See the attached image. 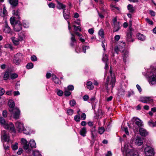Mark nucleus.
<instances>
[{"label": "nucleus", "mask_w": 156, "mask_h": 156, "mask_svg": "<svg viewBox=\"0 0 156 156\" xmlns=\"http://www.w3.org/2000/svg\"><path fill=\"white\" fill-rule=\"evenodd\" d=\"M148 125L151 127H156V121L154 122H153L152 120L150 119V120L148 122Z\"/></svg>", "instance_id": "obj_32"}, {"label": "nucleus", "mask_w": 156, "mask_h": 156, "mask_svg": "<svg viewBox=\"0 0 156 156\" xmlns=\"http://www.w3.org/2000/svg\"><path fill=\"white\" fill-rule=\"evenodd\" d=\"M81 118L82 120H84L86 119V115L85 113H83L81 115Z\"/></svg>", "instance_id": "obj_62"}, {"label": "nucleus", "mask_w": 156, "mask_h": 156, "mask_svg": "<svg viewBox=\"0 0 156 156\" xmlns=\"http://www.w3.org/2000/svg\"><path fill=\"white\" fill-rule=\"evenodd\" d=\"M76 101L74 99L70 100L69 101V104L71 107L74 106L76 104Z\"/></svg>", "instance_id": "obj_39"}, {"label": "nucleus", "mask_w": 156, "mask_h": 156, "mask_svg": "<svg viewBox=\"0 0 156 156\" xmlns=\"http://www.w3.org/2000/svg\"><path fill=\"white\" fill-rule=\"evenodd\" d=\"M154 151L152 147L147 146L144 149L145 154L146 156H154Z\"/></svg>", "instance_id": "obj_7"}, {"label": "nucleus", "mask_w": 156, "mask_h": 156, "mask_svg": "<svg viewBox=\"0 0 156 156\" xmlns=\"http://www.w3.org/2000/svg\"><path fill=\"white\" fill-rule=\"evenodd\" d=\"M137 39L140 41H144L146 39V36L141 34L138 33L136 35Z\"/></svg>", "instance_id": "obj_22"}, {"label": "nucleus", "mask_w": 156, "mask_h": 156, "mask_svg": "<svg viewBox=\"0 0 156 156\" xmlns=\"http://www.w3.org/2000/svg\"><path fill=\"white\" fill-rule=\"evenodd\" d=\"M108 60V56L106 54H103L102 61L105 62H107Z\"/></svg>", "instance_id": "obj_38"}, {"label": "nucleus", "mask_w": 156, "mask_h": 156, "mask_svg": "<svg viewBox=\"0 0 156 156\" xmlns=\"http://www.w3.org/2000/svg\"><path fill=\"white\" fill-rule=\"evenodd\" d=\"M1 140L2 142H9V134L5 130L2 131L1 135Z\"/></svg>", "instance_id": "obj_10"}, {"label": "nucleus", "mask_w": 156, "mask_h": 156, "mask_svg": "<svg viewBox=\"0 0 156 156\" xmlns=\"http://www.w3.org/2000/svg\"><path fill=\"white\" fill-rule=\"evenodd\" d=\"M9 2L12 6H16L18 4V0H9Z\"/></svg>", "instance_id": "obj_29"}, {"label": "nucleus", "mask_w": 156, "mask_h": 156, "mask_svg": "<svg viewBox=\"0 0 156 156\" xmlns=\"http://www.w3.org/2000/svg\"><path fill=\"white\" fill-rule=\"evenodd\" d=\"M67 112L68 115H72L73 113V110L71 109H69L67 110Z\"/></svg>", "instance_id": "obj_48"}, {"label": "nucleus", "mask_w": 156, "mask_h": 156, "mask_svg": "<svg viewBox=\"0 0 156 156\" xmlns=\"http://www.w3.org/2000/svg\"><path fill=\"white\" fill-rule=\"evenodd\" d=\"M127 9L130 12H133L134 11V9L133 5L129 4L127 6Z\"/></svg>", "instance_id": "obj_36"}, {"label": "nucleus", "mask_w": 156, "mask_h": 156, "mask_svg": "<svg viewBox=\"0 0 156 156\" xmlns=\"http://www.w3.org/2000/svg\"><path fill=\"white\" fill-rule=\"evenodd\" d=\"M0 123L5 129L9 130L11 132L15 134L16 130L14 125L12 123H8L3 118L0 117Z\"/></svg>", "instance_id": "obj_3"}, {"label": "nucleus", "mask_w": 156, "mask_h": 156, "mask_svg": "<svg viewBox=\"0 0 156 156\" xmlns=\"http://www.w3.org/2000/svg\"><path fill=\"white\" fill-rule=\"evenodd\" d=\"M73 26L75 30L77 31L79 30L80 31H81V28L80 26L76 27L75 25H73Z\"/></svg>", "instance_id": "obj_51"}, {"label": "nucleus", "mask_w": 156, "mask_h": 156, "mask_svg": "<svg viewBox=\"0 0 156 156\" xmlns=\"http://www.w3.org/2000/svg\"><path fill=\"white\" fill-rule=\"evenodd\" d=\"M86 129L84 127L81 129L80 131V134L83 136H86Z\"/></svg>", "instance_id": "obj_31"}, {"label": "nucleus", "mask_w": 156, "mask_h": 156, "mask_svg": "<svg viewBox=\"0 0 156 156\" xmlns=\"http://www.w3.org/2000/svg\"><path fill=\"white\" fill-rule=\"evenodd\" d=\"M16 17H12L10 18V23L12 25H14L15 24V23L17 21V20H16Z\"/></svg>", "instance_id": "obj_34"}, {"label": "nucleus", "mask_w": 156, "mask_h": 156, "mask_svg": "<svg viewBox=\"0 0 156 156\" xmlns=\"http://www.w3.org/2000/svg\"><path fill=\"white\" fill-rule=\"evenodd\" d=\"M5 92V90L3 88H0V95L1 96L4 94Z\"/></svg>", "instance_id": "obj_57"}, {"label": "nucleus", "mask_w": 156, "mask_h": 156, "mask_svg": "<svg viewBox=\"0 0 156 156\" xmlns=\"http://www.w3.org/2000/svg\"><path fill=\"white\" fill-rule=\"evenodd\" d=\"M10 76V73L6 71V72L4 75L3 76V79L4 80H6L8 79L9 76Z\"/></svg>", "instance_id": "obj_33"}, {"label": "nucleus", "mask_w": 156, "mask_h": 156, "mask_svg": "<svg viewBox=\"0 0 156 156\" xmlns=\"http://www.w3.org/2000/svg\"><path fill=\"white\" fill-rule=\"evenodd\" d=\"M145 20L149 24L151 25L153 24V21L151 20L149 18H146Z\"/></svg>", "instance_id": "obj_50"}, {"label": "nucleus", "mask_w": 156, "mask_h": 156, "mask_svg": "<svg viewBox=\"0 0 156 156\" xmlns=\"http://www.w3.org/2000/svg\"><path fill=\"white\" fill-rule=\"evenodd\" d=\"M2 30L3 32L9 34L12 32L11 29L9 26L7 21H5L3 26Z\"/></svg>", "instance_id": "obj_13"}, {"label": "nucleus", "mask_w": 156, "mask_h": 156, "mask_svg": "<svg viewBox=\"0 0 156 156\" xmlns=\"http://www.w3.org/2000/svg\"><path fill=\"white\" fill-rule=\"evenodd\" d=\"M127 156H138L137 154H134L132 153H128L126 154Z\"/></svg>", "instance_id": "obj_64"}, {"label": "nucleus", "mask_w": 156, "mask_h": 156, "mask_svg": "<svg viewBox=\"0 0 156 156\" xmlns=\"http://www.w3.org/2000/svg\"><path fill=\"white\" fill-rule=\"evenodd\" d=\"M98 34L101 37V38L104 37V33L103 30L102 29H101L98 32Z\"/></svg>", "instance_id": "obj_46"}, {"label": "nucleus", "mask_w": 156, "mask_h": 156, "mask_svg": "<svg viewBox=\"0 0 156 156\" xmlns=\"http://www.w3.org/2000/svg\"><path fill=\"white\" fill-rule=\"evenodd\" d=\"M21 142L23 149L27 153H30L32 148L36 147V144L33 140H30L28 143L26 140L22 138L21 140Z\"/></svg>", "instance_id": "obj_1"}, {"label": "nucleus", "mask_w": 156, "mask_h": 156, "mask_svg": "<svg viewBox=\"0 0 156 156\" xmlns=\"http://www.w3.org/2000/svg\"><path fill=\"white\" fill-rule=\"evenodd\" d=\"M121 45H119V46H116L115 47L114 50L116 53L118 54L119 52L122 53L125 50L124 47L125 46V43L124 42H122Z\"/></svg>", "instance_id": "obj_8"}, {"label": "nucleus", "mask_w": 156, "mask_h": 156, "mask_svg": "<svg viewBox=\"0 0 156 156\" xmlns=\"http://www.w3.org/2000/svg\"><path fill=\"white\" fill-rule=\"evenodd\" d=\"M103 115V112L101 111H99L98 113L97 114L98 118H101V117Z\"/></svg>", "instance_id": "obj_53"}, {"label": "nucleus", "mask_w": 156, "mask_h": 156, "mask_svg": "<svg viewBox=\"0 0 156 156\" xmlns=\"http://www.w3.org/2000/svg\"><path fill=\"white\" fill-rule=\"evenodd\" d=\"M89 98V96L87 95H85L83 97V100L84 101H87Z\"/></svg>", "instance_id": "obj_63"}, {"label": "nucleus", "mask_w": 156, "mask_h": 156, "mask_svg": "<svg viewBox=\"0 0 156 156\" xmlns=\"http://www.w3.org/2000/svg\"><path fill=\"white\" fill-rule=\"evenodd\" d=\"M70 33L72 36L71 38L70 45L71 46L73 47L76 44V41L74 35L70 31Z\"/></svg>", "instance_id": "obj_18"}, {"label": "nucleus", "mask_w": 156, "mask_h": 156, "mask_svg": "<svg viewBox=\"0 0 156 156\" xmlns=\"http://www.w3.org/2000/svg\"><path fill=\"white\" fill-rule=\"evenodd\" d=\"M63 14L64 17L66 20L68 19L70 17V12L68 11H67L65 13V10H64L63 11Z\"/></svg>", "instance_id": "obj_27"}, {"label": "nucleus", "mask_w": 156, "mask_h": 156, "mask_svg": "<svg viewBox=\"0 0 156 156\" xmlns=\"http://www.w3.org/2000/svg\"><path fill=\"white\" fill-rule=\"evenodd\" d=\"M3 8L2 14L1 15L2 17H4L7 15V12L6 10V8L4 5H3Z\"/></svg>", "instance_id": "obj_35"}, {"label": "nucleus", "mask_w": 156, "mask_h": 156, "mask_svg": "<svg viewBox=\"0 0 156 156\" xmlns=\"http://www.w3.org/2000/svg\"><path fill=\"white\" fill-rule=\"evenodd\" d=\"M136 87L139 92H141L142 91V89L140 86L139 85L137 84L136 85Z\"/></svg>", "instance_id": "obj_56"}, {"label": "nucleus", "mask_w": 156, "mask_h": 156, "mask_svg": "<svg viewBox=\"0 0 156 156\" xmlns=\"http://www.w3.org/2000/svg\"><path fill=\"white\" fill-rule=\"evenodd\" d=\"M22 58V54L17 53L14 55L13 59L14 62L16 65H19L21 62V59Z\"/></svg>", "instance_id": "obj_9"}, {"label": "nucleus", "mask_w": 156, "mask_h": 156, "mask_svg": "<svg viewBox=\"0 0 156 156\" xmlns=\"http://www.w3.org/2000/svg\"><path fill=\"white\" fill-rule=\"evenodd\" d=\"M14 30L16 32L20 31L22 29V25L20 22L18 20L15 23L13 26Z\"/></svg>", "instance_id": "obj_11"}, {"label": "nucleus", "mask_w": 156, "mask_h": 156, "mask_svg": "<svg viewBox=\"0 0 156 156\" xmlns=\"http://www.w3.org/2000/svg\"><path fill=\"white\" fill-rule=\"evenodd\" d=\"M139 132L140 134L142 136H145L148 134V132L144 129L143 128H140L139 129Z\"/></svg>", "instance_id": "obj_17"}, {"label": "nucleus", "mask_w": 156, "mask_h": 156, "mask_svg": "<svg viewBox=\"0 0 156 156\" xmlns=\"http://www.w3.org/2000/svg\"><path fill=\"white\" fill-rule=\"evenodd\" d=\"M82 50L84 53H85L86 52V50L88 49L89 48V47L88 46H84L83 45L82 46Z\"/></svg>", "instance_id": "obj_44"}, {"label": "nucleus", "mask_w": 156, "mask_h": 156, "mask_svg": "<svg viewBox=\"0 0 156 156\" xmlns=\"http://www.w3.org/2000/svg\"><path fill=\"white\" fill-rule=\"evenodd\" d=\"M120 36L119 35H115L114 37V39L116 41H118L120 39Z\"/></svg>", "instance_id": "obj_59"}, {"label": "nucleus", "mask_w": 156, "mask_h": 156, "mask_svg": "<svg viewBox=\"0 0 156 156\" xmlns=\"http://www.w3.org/2000/svg\"><path fill=\"white\" fill-rule=\"evenodd\" d=\"M23 150L22 148H19L17 153L19 155H20L23 152Z\"/></svg>", "instance_id": "obj_60"}, {"label": "nucleus", "mask_w": 156, "mask_h": 156, "mask_svg": "<svg viewBox=\"0 0 156 156\" xmlns=\"http://www.w3.org/2000/svg\"><path fill=\"white\" fill-rule=\"evenodd\" d=\"M115 82V79L114 76H112L111 78L108 77L105 84V87L107 91L110 89H112L114 87Z\"/></svg>", "instance_id": "obj_5"}, {"label": "nucleus", "mask_w": 156, "mask_h": 156, "mask_svg": "<svg viewBox=\"0 0 156 156\" xmlns=\"http://www.w3.org/2000/svg\"><path fill=\"white\" fill-rule=\"evenodd\" d=\"M97 132L95 128L92 129L91 130V137L93 140H95L97 136Z\"/></svg>", "instance_id": "obj_28"}, {"label": "nucleus", "mask_w": 156, "mask_h": 156, "mask_svg": "<svg viewBox=\"0 0 156 156\" xmlns=\"http://www.w3.org/2000/svg\"><path fill=\"white\" fill-rule=\"evenodd\" d=\"M16 127L19 132H21L23 130L24 126L22 123L17 121L15 123Z\"/></svg>", "instance_id": "obj_12"}, {"label": "nucleus", "mask_w": 156, "mask_h": 156, "mask_svg": "<svg viewBox=\"0 0 156 156\" xmlns=\"http://www.w3.org/2000/svg\"><path fill=\"white\" fill-rule=\"evenodd\" d=\"M58 90L57 92V94L59 96H62L63 94V92L62 90H58V89H57Z\"/></svg>", "instance_id": "obj_49"}, {"label": "nucleus", "mask_w": 156, "mask_h": 156, "mask_svg": "<svg viewBox=\"0 0 156 156\" xmlns=\"http://www.w3.org/2000/svg\"><path fill=\"white\" fill-rule=\"evenodd\" d=\"M34 65L33 63L30 62L27 64L26 66V67L27 69H30L33 68Z\"/></svg>", "instance_id": "obj_40"}, {"label": "nucleus", "mask_w": 156, "mask_h": 156, "mask_svg": "<svg viewBox=\"0 0 156 156\" xmlns=\"http://www.w3.org/2000/svg\"><path fill=\"white\" fill-rule=\"evenodd\" d=\"M74 119L76 122H79L80 121V115H76L74 116Z\"/></svg>", "instance_id": "obj_45"}, {"label": "nucleus", "mask_w": 156, "mask_h": 156, "mask_svg": "<svg viewBox=\"0 0 156 156\" xmlns=\"http://www.w3.org/2000/svg\"><path fill=\"white\" fill-rule=\"evenodd\" d=\"M30 59L32 61L35 62L37 60V58L35 55H33L31 56Z\"/></svg>", "instance_id": "obj_47"}, {"label": "nucleus", "mask_w": 156, "mask_h": 156, "mask_svg": "<svg viewBox=\"0 0 156 156\" xmlns=\"http://www.w3.org/2000/svg\"><path fill=\"white\" fill-rule=\"evenodd\" d=\"M112 22L114 25L113 31L117 32L120 29L121 24L120 22L117 21L116 17L113 19Z\"/></svg>", "instance_id": "obj_6"}, {"label": "nucleus", "mask_w": 156, "mask_h": 156, "mask_svg": "<svg viewBox=\"0 0 156 156\" xmlns=\"http://www.w3.org/2000/svg\"><path fill=\"white\" fill-rule=\"evenodd\" d=\"M25 33L24 31H22L18 33V37L19 41H21L23 40L25 38Z\"/></svg>", "instance_id": "obj_23"}, {"label": "nucleus", "mask_w": 156, "mask_h": 156, "mask_svg": "<svg viewBox=\"0 0 156 156\" xmlns=\"http://www.w3.org/2000/svg\"><path fill=\"white\" fill-rule=\"evenodd\" d=\"M18 143L16 142L14 144L12 145L11 147L13 150H16L18 149Z\"/></svg>", "instance_id": "obj_41"}, {"label": "nucleus", "mask_w": 156, "mask_h": 156, "mask_svg": "<svg viewBox=\"0 0 156 156\" xmlns=\"http://www.w3.org/2000/svg\"><path fill=\"white\" fill-rule=\"evenodd\" d=\"M140 101L142 102L149 103L152 101V99L150 97H141Z\"/></svg>", "instance_id": "obj_15"}, {"label": "nucleus", "mask_w": 156, "mask_h": 156, "mask_svg": "<svg viewBox=\"0 0 156 156\" xmlns=\"http://www.w3.org/2000/svg\"><path fill=\"white\" fill-rule=\"evenodd\" d=\"M150 14L151 15L153 16H154L155 15V13L152 10L149 11Z\"/></svg>", "instance_id": "obj_58"}, {"label": "nucleus", "mask_w": 156, "mask_h": 156, "mask_svg": "<svg viewBox=\"0 0 156 156\" xmlns=\"http://www.w3.org/2000/svg\"><path fill=\"white\" fill-rule=\"evenodd\" d=\"M87 88L89 89L90 90H92L94 88V87L92 83L90 81H88L87 82Z\"/></svg>", "instance_id": "obj_30"}, {"label": "nucleus", "mask_w": 156, "mask_h": 156, "mask_svg": "<svg viewBox=\"0 0 156 156\" xmlns=\"http://www.w3.org/2000/svg\"><path fill=\"white\" fill-rule=\"evenodd\" d=\"M135 122L138 127H140L143 125L142 122L138 118H137L135 119Z\"/></svg>", "instance_id": "obj_26"}, {"label": "nucleus", "mask_w": 156, "mask_h": 156, "mask_svg": "<svg viewBox=\"0 0 156 156\" xmlns=\"http://www.w3.org/2000/svg\"><path fill=\"white\" fill-rule=\"evenodd\" d=\"M71 94V92L67 90H66L64 91V95L66 96H69Z\"/></svg>", "instance_id": "obj_52"}, {"label": "nucleus", "mask_w": 156, "mask_h": 156, "mask_svg": "<svg viewBox=\"0 0 156 156\" xmlns=\"http://www.w3.org/2000/svg\"><path fill=\"white\" fill-rule=\"evenodd\" d=\"M11 40L12 41L13 44L16 46L20 44V41H21L19 40V39L16 38L14 37H12L11 38Z\"/></svg>", "instance_id": "obj_20"}, {"label": "nucleus", "mask_w": 156, "mask_h": 156, "mask_svg": "<svg viewBox=\"0 0 156 156\" xmlns=\"http://www.w3.org/2000/svg\"><path fill=\"white\" fill-rule=\"evenodd\" d=\"M132 34L131 31H129L126 34V40L128 42L132 41L133 42V40L132 38Z\"/></svg>", "instance_id": "obj_19"}, {"label": "nucleus", "mask_w": 156, "mask_h": 156, "mask_svg": "<svg viewBox=\"0 0 156 156\" xmlns=\"http://www.w3.org/2000/svg\"><path fill=\"white\" fill-rule=\"evenodd\" d=\"M13 15L16 17L17 19H20V12L19 10H14L13 12L12 13Z\"/></svg>", "instance_id": "obj_25"}, {"label": "nucleus", "mask_w": 156, "mask_h": 156, "mask_svg": "<svg viewBox=\"0 0 156 156\" xmlns=\"http://www.w3.org/2000/svg\"><path fill=\"white\" fill-rule=\"evenodd\" d=\"M52 79L54 82L56 84L60 85L61 83V81L59 80L58 78H57L55 75L52 74L51 75Z\"/></svg>", "instance_id": "obj_21"}, {"label": "nucleus", "mask_w": 156, "mask_h": 156, "mask_svg": "<svg viewBox=\"0 0 156 156\" xmlns=\"http://www.w3.org/2000/svg\"><path fill=\"white\" fill-rule=\"evenodd\" d=\"M122 57L123 62L126 64L127 60L129 59V51L126 50H125L122 52Z\"/></svg>", "instance_id": "obj_14"}, {"label": "nucleus", "mask_w": 156, "mask_h": 156, "mask_svg": "<svg viewBox=\"0 0 156 156\" xmlns=\"http://www.w3.org/2000/svg\"><path fill=\"white\" fill-rule=\"evenodd\" d=\"M10 78L11 79H14L17 78L18 76V75L16 73L11 74L10 73Z\"/></svg>", "instance_id": "obj_43"}, {"label": "nucleus", "mask_w": 156, "mask_h": 156, "mask_svg": "<svg viewBox=\"0 0 156 156\" xmlns=\"http://www.w3.org/2000/svg\"><path fill=\"white\" fill-rule=\"evenodd\" d=\"M48 6L50 8H54L55 7V4L52 2H51L48 4Z\"/></svg>", "instance_id": "obj_54"}, {"label": "nucleus", "mask_w": 156, "mask_h": 156, "mask_svg": "<svg viewBox=\"0 0 156 156\" xmlns=\"http://www.w3.org/2000/svg\"><path fill=\"white\" fill-rule=\"evenodd\" d=\"M67 88L69 90L71 91L73 90L74 89V87L72 85H69L68 86Z\"/></svg>", "instance_id": "obj_55"}, {"label": "nucleus", "mask_w": 156, "mask_h": 156, "mask_svg": "<svg viewBox=\"0 0 156 156\" xmlns=\"http://www.w3.org/2000/svg\"><path fill=\"white\" fill-rule=\"evenodd\" d=\"M57 2L58 4V6H57V8L58 9H63L64 10H65V9L66 7V6L62 3L59 2L58 0H56V1Z\"/></svg>", "instance_id": "obj_24"}, {"label": "nucleus", "mask_w": 156, "mask_h": 156, "mask_svg": "<svg viewBox=\"0 0 156 156\" xmlns=\"http://www.w3.org/2000/svg\"><path fill=\"white\" fill-rule=\"evenodd\" d=\"M33 154L34 156H41L39 152L37 150H35L33 152Z\"/></svg>", "instance_id": "obj_42"}, {"label": "nucleus", "mask_w": 156, "mask_h": 156, "mask_svg": "<svg viewBox=\"0 0 156 156\" xmlns=\"http://www.w3.org/2000/svg\"><path fill=\"white\" fill-rule=\"evenodd\" d=\"M8 104L10 107L9 111L12 112L13 115L14 119H18L19 118L20 115V110L16 108H14L15 106V103L13 101L10 100L9 101Z\"/></svg>", "instance_id": "obj_2"}, {"label": "nucleus", "mask_w": 156, "mask_h": 156, "mask_svg": "<svg viewBox=\"0 0 156 156\" xmlns=\"http://www.w3.org/2000/svg\"><path fill=\"white\" fill-rule=\"evenodd\" d=\"M148 81L151 85L156 83V69H153L148 72Z\"/></svg>", "instance_id": "obj_4"}, {"label": "nucleus", "mask_w": 156, "mask_h": 156, "mask_svg": "<svg viewBox=\"0 0 156 156\" xmlns=\"http://www.w3.org/2000/svg\"><path fill=\"white\" fill-rule=\"evenodd\" d=\"M134 143L137 146H141L143 143V140L140 137L136 136L134 141Z\"/></svg>", "instance_id": "obj_16"}, {"label": "nucleus", "mask_w": 156, "mask_h": 156, "mask_svg": "<svg viewBox=\"0 0 156 156\" xmlns=\"http://www.w3.org/2000/svg\"><path fill=\"white\" fill-rule=\"evenodd\" d=\"M2 115L4 118L7 117V112L5 110L3 111L2 112Z\"/></svg>", "instance_id": "obj_61"}, {"label": "nucleus", "mask_w": 156, "mask_h": 156, "mask_svg": "<svg viewBox=\"0 0 156 156\" xmlns=\"http://www.w3.org/2000/svg\"><path fill=\"white\" fill-rule=\"evenodd\" d=\"M105 131V128L103 127H99L98 128V132L100 134H103Z\"/></svg>", "instance_id": "obj_37"}]
</instances>
